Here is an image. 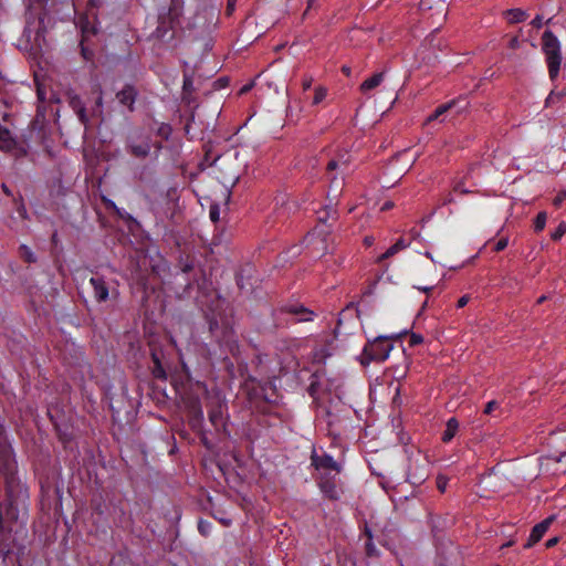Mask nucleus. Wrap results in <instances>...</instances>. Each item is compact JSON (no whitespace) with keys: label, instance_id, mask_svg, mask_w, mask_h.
Returning <instances> with one entry per match:
<instances>
[{"label":"nucleus","instance_id":"nucleus-31","mask_svg":"<svg viewBox=\"0 0 566 566\" xmlns=\"http://www.w3.org/2000/svg\"><path fill=\"white\" fill-rule=\"evenodd\" d=\"M209 418L212 424L216 427L221 422V413L219 411H211Z\"/></svg>","mask_w":566,"mask_h":566},{"label":"nucleus","instance_id":"nucleus-55","mask_svg":"<svg viewBox=\"0 0 566 566\" xmlns=\"http://www.w3.org/2000/svg\"><path fill=\"white\" fill-rule=\"evenodd\" d=\"M154 360L157 364V366L159 367V360H158V358L155 355H154Z\"/></svg>","mask_w":566,"mask_h":566},{"label":"nucleus","instance_id":"nucleus-14","mask_svg":"<svg viewBox=\"0 0 566 566\" xmlns=\"http://www.w3.org/2000/svg\"><path fill=\"white\" fill-rule=\"evenodd\" d=\"M408 245H409L408 242H406L403 239H399L395 244H392L389 249H387V251L385 253H382L378 258L377 262H382L384 260L394 256L396 253L406 249Z\"/></svg>","mask_w":566,"mask_h":566},{"label":"nucleus","instance_id":"nucleus-11","mask_svg":"<svg viewBox=\"0 0 566 566\" xmlns=\"http://www.w3.org/2000/svg\"><path fill=\"white\" fill-rule=\"evenodd\" d=\"M384 76H385V73L384 72H380V73H376L374 74L373 76H370L369 78L365 80L360 86H359V91L364 94V95H367L368 97H370L369 93L375 90L376 87H378L382 81H384Z\"/></svg>","mask_w":566,"mask_h":566},{"label":"nucleus","instance_id":"nucleus-9","mask_svg":"<svg viewBox=\"0 0 566 566\" xmlns=\"http://www.w3.org/2000/svg\"><path fill=\"white\" fill-rule=\"evenodd\" d=\"M137 95V90L133 85H125L123 90L117 92L116 98L122 105L126 106L129 112H133Z\"/></svg>","mask_w":566,"mask_h":566},{"label":"nucleus","instance_id":"nucleus-40","mask_svg":"<svg viewBox=\"0 0 566 566\" xmlns=\"http://www.w3.org/2000/svg\"><path fill=\"white\" fill-rule=\"evenodd\" d=\"M235 2H237V0H228V3H227V12H228V14H231L232 11L234 10Z\"/></svg>","mask_w":566,"mask_h":566},{"label":"nucleus","instance_id":"nucleus-49","mask_svg":"<svg viewBox=\"0 0 566 566\" xmlns=\"http://www.w3.org/2000/svg\"><path fill=\"white\" fill-rule=\"evenodd\" d=\"M343 72H344L345 74L349 75V74H350V69H349V67H347V66H343Z\"/></svg>","mask_w":566,"mask_h":566},{"label":"nucleus","instance_id":"nucleus-18","mask_svg":"<svg viewBox=\"0 0 566 566\" xmlns=\"http://www.w3.org/2000/svg\"><path fill=\"white\" fill-rule=\"evenodd\" d=\"M19 253L23 261H25L28 263L36 262V256L34 255V253L28 245H25V244L20 245Z\"/></svg>","mask_w":566,"mask_h":566},{"label":"nucleus","instance_id":"nucleus-17","mask_svg":"<svg viewBox=\"0 0 566 566\" xmlns=\"http://www.w3.org/2000/svg\"><path fill=\"white\" fill-rule=\"evenodd\" d=\"M453 105H454V102H449V103L440 105L439 107L436 108V111L430 116H428V118L426 119V123L428 124V123H431L437 119L441 120V116L444 115L448 111H450L453 107Z\"/></svg>","mask_w":566,"mask_h":566},{"label":"nucleus","instance_id":"nucleus-22","mask_svg":"<svg viewBox=\"0 0 566 566\" xmlns=\"http://www.w3.org/2000/svg\"><path fill=\"white\" fill-rule=\"evenodd\" d=\"M347 164H348L347 160H345L344 158L332 159L328 161L326 169H327V171H333L340 167H343V168L347 167Z\"/></svg>","mask_w":566,"mask_h":566},{"label":"nucleus","instance_id":"nucleus-39","mask_svg":"<svg viewBox=\"0 0 566 566\" xmlns=\"http://www.w3.org/2000/svg\"><path fill=\"white\" fill-rule=\"evenodd\" d=\"M469 301H470V297L468 295H463L458 300L457 306L459 308H462L468 304Z\"/></svg>","mask_w":566,"mask_h":566},{"label":"nucleus","instance_id":"nucleus-15","mask_svg":"<svg viewBox=\"0 0 566 566\" xmlns=\"http://www.w3.org/2000/svg\"><path fill=\"white\" fill-rule=\"evenodd\" d=\"M459 429V422L455 418H450L447 422L446 430L442 434V441L443 442H450L453 437L455 436L457 431Z\"/></svg>","mask_w":566,"mask_h":566},{"label":"nucleus","instance_id":"nucleus-42","mask_svg":"<svg viewBox=\"0 0 566 566\" xmlns=\"http://www.w3.org/2000/svg\"><path fill=\"white\" fill-rule=\"evenodd\" d=\"M0 566H6V552L3 548H0Z\"/></svg>","mask_w":566,"mask_h":566},{"label":"nucleus","instance_id":"nucleus-6","mask_svg":"<svg viewBox=\"0 0 566 566\" xmlns=\"http://www.w3.org/2000/svg\"><path fill=\"white\" fill-rule=\"evenodd\" d=\"M312 465L318 471H335L340 472V464L336 462L329 454H318L315 451L311 455Z\"/></svg>","mask_w":566,"mask_h":566},{"label":"nucleus","instance_id":"nucleus-30","mask_svg":"<svg viewBox=\"0 0 566 566\" xmlns=\"http://www.w3.org/2000/svg\"><path fill=\"white\" fill-rule=\"evenodd\" d=\"M565 199H566V190H563V191L558 192L557 196L553 199V205L558 208Z\"/></svg>","mask_w":566,"mask_h":566},{"label":"nucleus","instance_id":"nucleus-3","mask_svg":"<svg viewBox=\"0 0 566 566\" xmlns=\"http://www.w3.org/2000/svg\"><path fill=\"white\" fill-rule=\"evenodd\" d=\"M391 338H394V336H379L373 342L368 343L365 346L361 355V364H369L371 360L384 361L392 349V345L389 343V339Z\"/></svg>","mask_w":566,"mask_h":566},{"label":"nucleus","instance_id":"nucleus-2","mask_svg":"<svg viewBox=\"0 0 566 566\" xmlns=\"http://www.w3.org/2000/svg\"><path fill=\"white\" fill-rule=\"evenodd\" d=\"M542 49L546 56L549 77L554 81L559 72L562 53L559 41L551 30H546L542 35Z\"/></svg>","mask_w":566,"mask_h":566},{"label":"nucleus","instance_id":"nucleus-20","mask_svg":"<svg viewBox=\"0 0 566 566\" xmlns=\"http://www.w3.org/2000/svg\"><path fill=\"white\" fill-rule=\"evenodd\" d=\"M327 96V90L324 86L315 87L312 105L321 104Z\"/></svg>","mask_w":566,"mask_h":566},{"label":"nucleus","instance_id":"nucleus-36","mask_svg":"<svg viewBox=\"0 0 566 566\" xmlns=\"http://www.w3.org/2000/svg\"><path fill=\"white\" fill-rule=\"evenodd\" d=\"M531 24H532L534 28H536V29L542 28V25H543V18H542L541 15H536V17L532 20Z\"/></svg>","mask_w":566,"mask_h":566},{"label":"nucleus","instance_id":"nucleus-44","mask_svg":"<svg viewBox=\"0 0 566 566\" xmlns=\"http://www.w3.org/2000/svg\"><path fill=\"white\" fill-rule=\"evenodd\" d=\"M392 207H394L392 201H386L381 207V211H387V210L391 209Z\"/></svg>","mask_w":566,"mask_h":566},{"label":"nucleus","instance_id":"nucleus-23","mask_svg":"<svg viewBox=\"0 0 566 566\" xmlns=\"http://www.w3.org/2000/svg\"><path fill=\"white\" fill-rule=\"evenodd\" d=\"M546 219H547L546 212H539L537 214L535 222H534L535 231L539 232L545 228Z\"/></svg>","mask_w":566,"mask_h":566},{"label":"nucleus","instance_id":"nucleus-21","mask_svg":"<svg viewBox=\"0 0 566 566\" xmlns=\"http://www.w3.org/2000/svg\"><path fill=\"white\" fill-rule=\"evenodd\" d=\"M179 266H180V270L184 272V273H189L193 270L195 268V262L192 259H190L189 256H186V258H180L179 260Z\"/></svg>","mask_w":566,"mask_h":566},{"label":"nucleus","instance_id":"nucleus-28","mask_svg":"<svg viewBox=\"0 0 566 566\" xmlns=\"http://www.w3.org/2000/svg\"><path fill=\"white\" fill-rule=\"evenodd\" d=\"M448 485V479L443 475L437 476V488L440 492H444Z\"/></svg>","mask_w":566,"mask_h":566},{"label":"nucleus","instance_id":"nucleus-37","mask_svg":"<svg viewBox=\"0 0 566 566\" xmlns=\"http://www.w3.org/2000/svg\"><path fill=\"white\" fill-rule=\"evenodd\" d=\"M453 201H454V198H453L452 193H448L441 198L440 203H441V206H446V205L452 203Z\"/></svg>","mask_w":566,"mask_h":566},{"label":"nucleus","instance_id":"nucleus-24","mask_svg":"<svg viewBox=\"0 0 566 566\" xmlns=\"http://www.w3.org/2000/svg\"><path fill=\"white\" fill-rule=\"evenodd\" d=\"M566 233V223L560 222L558 227L552 232L551 238L555 241L559 240Z\"/></svg>","mask_w":566,"mask_h":566},{"label":"nucleus","instance_id":"nucleus-54","mask_svg":"<svg viewBox=\"0 0 566 566\" xmlns=\"http://www.w3.org/2000/svg\"><path fill=\"white\" fill-rule=\"evenodd\" d=\"M545 298H546L545 296H541V297L538 298V303L544 302V301H545Z\"/></svg>","mask_w":566,"mask_h":566},{"label":"nucleus","instance_id":"nucleus-41","mask_svg":"<svg viewBox=\"0 0 566 566\" xmlns=\"http://www.w3.org/2000/svg\"><path fill=\"white\" fill-rule=\"evenodd\" d=\"M453 190H454L455 192H460V193H462V195H465V193H469V192H470L468 189L463 188L460 184L455 185V186H454V188H453Z\"/></svg>","mask_w":566,"mask_h":566},{"label":"nucleus","instance_id":"nucleus-50","mask_svg":"<svg viewBox=\"0 0 566 566\" xmlns=\"http://www.w3.org/2000/svg\"><path fill=\"white\" fill-rule=\"evenodd\" d=\"M371 242H373V239H371V238H368V237H367V238H365V243H366L367 245H370V244H371Z\"/></svg>","mask_w":566,"mask_h":566},{"label":"nucleus","instance_id":"nucleus-32","mask_svg":"<svg viewBox=\"0 0 566 566\" xmlns=\"http://www.w3.org/2000/svg\"><path fill=\"white\" fill-rule=\"evenodd\" d=\"M507 244H509V240H507V238H502V239H500V240L496 242V244H495V247H494V250H495L496 252H500V251L504 250V249L507 247Z\"/></svg>","mask_w":566,"mask_h":566},{"label":"nucleus","instance_id":"nucleus-57","mask_svg":"<svg viewBox=\"0 0 566 566\" xmlns=\"http://www.w3.org/2000/svg\"><path fill=\"white\" fill-rule=\"evenodd\" d=\"M411 234L413 235V238H416L418 235V232L412 230Z\"/></svg>","mask_w":566,"mask_h":566},{"label":"nucleus","instance_id":"nucleus-10","mask_svg":"<svg viewBox=\"0 0 566 566\" xmlns=\"http://www.w3.org/2000/svg\"><path fill=\"white\" fill-rule=\"evenodd\" d=\"M318 486L329 500L336 501L339 499L342 491L333 479L321 476Z\"/></svg>","mask_w":566,"mask_h":566},{"label":"nucleus","instance_id":"nucleus-33","mask_svg":"<svg viewBox=\"0 0 566 566\" xmlns=\"http://www.w3.org/2000/svg\"><path fill=\"white\" fill-rule=\"evenodd\" d=\"M423 342V337L420 334L412 333L410 336V345L416 346Z\"/></svg>","mask_w":566,"mask_h":566},{"label":"nucleus","instance_id":"nucleus-46","mask_svg":"<svg viewBox=\"0 0 566 566\" xmlns=\"http://www.w3.org/2000/svg\"><path fill=\"white\" fill-rule=\"evenodd\" d=\"M103 105V94L102 91H99L98 97L96 99V107L99 108Z\"/></svg>","mask_w":566,"mask_h":566},{"label":"nucleus","instance_id":"nucleus-52","mask_svg":"<svg viewBox=\"0 0 566 566\" xmlns=\"http://www.w3.org/2000/svg\"><path fill=\"white\" fill-rule=\"evenodd\" d=\"M408 332L407 331H403L402 333L398 334L396 337L399 338L400 336L407 334Z\"/></svg>","mask_w":566,"mask_h":566},{"label":"nucleus","instance_id":"nucleus-13","mask_svg":"<svg viewBox=\"0 0 566 566\" xmlns=\"http://www.w3.org/2000/svg\"><path fill=\"white\" fill-rule=\"evenodd\" d=\"M130 155L137 158H146L150 153V144L149 142H144L139 144L130 143L127 147Z\"/></svg>","mask_w":566,"mask_h":566},{"label":"nucleus","instance_id":"nucleus-4","mask_svg":"<svg viewBox=\"0 0 566 566\" xmlns=\"http://www.w3.org/2000/svg\"><path fill=\"white\" fill-rule=\"evenodd\" d=\"M90 283L97 303L107 302L111 297L116 298L119 294L117 287L112 286L103 276H92Z\"/></svg>","mask_w":566,"mask_h":566},{"label":"nucleus","instance_id":"nucleus-48","mask_svg":"<svg viewBox=\"0 0 566 566\" xmlns=\"http://www.w3.org/2000/svg\"><path fill=\"white\" fill-rule=\"evenodd\" d=\"M514 543H515V542H514L513 539H511V541H509L507 543L503 544V545L501 546V548L510 547V546H512Z\"/></svg>","mask_w":566,"mask_h":566},{"label":"nucleus","instance_id":"nucleus-51","mask_svg":"<svg viewBox=\"0 0 566 566\" xmlns=\"http://www.w3.org/2000/svg\"><path fill=\"white\" fill-rule=\"evenodd\" d=\"M2 189L3 191L7 193V195H10V190L8 189V187L6 185H2Z\"/></svg>","mask_w":566,"mask_h":566},{"label":"nucleus","instance_id":"nucleus-1","mask_svg":"<svg viewBox=\"0 0 566 566\" xmlns=\"http://www.w3.org/2000/svg\"><path fill=\"white\" fill-rule=\"evenodd\" d=\"M17 462L10 446H0V474L4 479V500L0 503V533L9 534L27 514L28 490L15 476Z\"/></svg>","mask_w":566,"mask_h":566},{"label":"nucleus","instance_id":"nucleus-5","mask_svg":"<svg viewBox=\"0 0 566 566\" xmlns=\"http://www.w3.org/2000/svg\"><path fill=\"white\" fill-rule=\"evenodd\" d=\"M406 157L407 154H400L392 158L386 167L385 175H389L392 178H400L402 175H405L412 166V161Z\"/></svg>","mask_w":566,"mask_h":566},{"label":"nucleus","instance_id":"nucleus-19","mask_svg":"<svg viewBox=\"0 0 566 566\" xmlns=\"http://www.w3.org/2000/svg\"><path fill=\"white\" fill-rule=\"evenodd\" d=\"M564 96H566V87L560 91L553 90L547 96L545 104L546 106H551L557 102H559Z\"/></svg>","mask_w":566,"mask_h":566},{"label":"nucleus","instance_id":"nucleus-7","mask_svg":"<svg viewBox=\"0 0 566 566\" xmlns=\"http://www.w3.org/2000/svg\"><path fill=\"white\" fill-rule=\"evenodd\" d=\"M555 520V516L552 515V516H548L547 518H545L544 521H542L541 523L536 524L532 532H531V535L528 537V541L526 542V544L524 545L525 548H530L532 547L534 544H536L537 542L541 541V538L543 537V535L547 532L549 525L552 524V522Z\"/></svg>","mask_w":566,"mask_h":566},{"label":"nucleus","instance_id":"nucleus-8","mask_svg":"<svg viewBox=\"0 0 566 566\" xmlns=\"http://www.w3.org/2000/svg\"><path fill=\"white\" fill-rule=\"evenodd\" d=\"M67 102L69 105L72 107V109L76 113L80 122L87 127L90 124V118L86 113L85 105L81 97L76 94H69L67 95Z\"/></svg>","mask_w":566,"mask_h":566},{"label":"nucleus","instance_id":"nucleus-35","mask_svg":"<svg viewBox=\"0 0 566 566\" xmlns=\"http://www.w3.org/2000/svg\"><path fill=\"white\" fill-rule=\"evenodd\" d=\"M437 283H431L428 285H417L416 287L424 293L431 292L436 287Z\"/></svg>","mask_w":566,"mask_h":566},{"label":"nucleus","instance_id":"nucleus-16","mask_svg":"<svg viewBox=\"0 0 566 566\" xmlns=\"http://www.w3.org/2000/svg\"><path fill=\"white\" fill-rule=\"evenodd\" d=\"M504 14L510 23H518L527 18V13L522 9H509Z\"/></svg>","mask_w":566,"mask_h":566},{"label":"nucleus","instance_id":"nucleus-53","mask_svg":"<svg viewBox=\"0 0 566 566\" xmlns=\"http://www.w3.org/2000/svg\"><path fill=\"white\" fill-rule=\"evenodd\" d=\"M248 90H249V86H244V87H242L241 93H244V92H247Z\"/></svg>","mask_w":566,"mask_h":566},{"label":"nucleus","instance_id":"nucleus-26","mask_svg":"<svg viewBox=\"0 0 566 566\" xmlns=\"http://www.w3.org/2000/svg\"><path fill=\"white\" fill-rule=\"evenodd\" d=\"M209 216H210V219L213 222H218L219 221L220 209H219V206L217 203H213V205L210 206Z\"/></svg>","mask_w":566,"mask_h":566},{"label":"nucleus","instance_id":"nucleus-27","mask_svg":"<svg viewBox=\"0 0 566 566\" xmlns=\"http://www.w3.org/2000/svg\"><path fill=\"white\" fill-rule=\"evenodd\" d=\"M170 134H171V127L169 125H167V124H163L158 128V135L161 136L165 139H168Z\"/></svg>","mask_w":566,"mask_h":566},{"label":"nucleus","instance_id":"nucleus-38","mask_svg":"<svg viewBox=\"0 0 566 566\" xmlns=\"http://www.w3.org/2000/svg\"><path fill=\"white\" fill-rule=\"evenodd\" d=\"M312 83H313V77L312 76L304 77V80L302 82L303 90L304 91L308 90L312 86Z\"/></svg>","mask_w":566,"mask_h":566},{"label":"nucleus","instance_id":"nucleus-43","mask_svg":"<svg viewBox=\"0 0 566 566\" xmlns=\"http://www.w3.org/2000/svg\"><path fill=\"white\" fill-rule=\"evenodd\" d=\"M520 45V42H518V39L517 38H513L511 41H510V48L511 49H517Z\"/></svg>","mask_w":566,"mask_h":566},{"label":"nucleus","instance_id":"nucleus-56","mask_svg":"<svg viewBox=\"0 0 566 566\" xmlns=\"http://www.w3.org/2000/svg\"><path fill=\"white\" fill-rule=\"evenodd\" d=\"M315 0H308V8H311L313 6Z\"/></svg>","mask_w":566,"mask_h":566},{"label":"nucleus","instance_id":"nucleus-47","mask_svg":"<svg viewBox=\"0 0 566 566\" xmlns=\"http://www.w3.org/2000/svg\"><path fill=\"white\" fill-rule=\"evenodd\" d=\"M366 548H367V553L369 555L374 554L375 547H374V545L370 542L367 543Z\"/></svg>","mask_w":566,"mask_h":566},{"label":"nucleus","instance_id":"nucleus-58","mask_svg":"<svg viewBox=\"0 0 566 566\" xmlns=\"http://www.w3.org/2000/svg\"><path fill=\"white\" fill-rule=\"evenodd\" d=\"M157 376H161L164 375V370L160 369V371H158V374H156Z\"/></svg>","mask_w":566,"mask_h":566},{"label":"nucleus","instance_id":"nucleus-59","mask_svg":"<svg viewBox=\"0 0 566 566\" xmlns=\"http://www.w3.org/2000/svg\"><path fill=\"white\" fill-rule=\"evenodd\" d=\"M426 255H427L428 258L432 259V256H431V253H430V252H427V253H426Z\"/></svg>","mask_w":566,"mask_h":566},{"label":"nucleus","instance_id":"nucleus-29","mask_svg":"<svg viewBox=\"0 0 566 566\" xmlns=\"http://www.w3.org/2000/svg\"><path fill=\"white\" fill-rule=\"evenodd\" d=\"M81 54L86 61H91L94 55L92 50H88L86 46H84L83 41L81 42Z\"/></svg>","mask_w":566,"mask_h":566},{"label":"nucleus","instance_id":"nucleus-12","mask_svg":"<svg viewBox=\"0 0 566 566\" xmlns=\"http://www.w3.org/2000/svg\"><path fill=\"white\" fill-rule=\"evenodd\" d=\"M17 142L11 135L10 130L0 126V150L11 151L15 148Z\"/></svg>","mask_w":566,"mask_h":566},{"label":"nucleus","instance_id":"nucleus-34","mask_svg":"<svg viewBox=\"0 0 566 566\" xmlns=\"http://www.w3.org/2000/svg\"><path fill=\"white\" fill-rule=\"evenodd\" d=\"M497 402L495 400L489 401L484 408V413L490 415L493 410L497 408Z\"/></svg>","mask_w":566,"mask_h":566},{"label":"nucleus","instance_id":"nucleus-45","mask_svg":"<svg viewBox=\"0 0 566 566\" xmlns=\"http://www.w3.org/2000/svg\"><path fill=\"white\" fill-rule=\"evenodd\" d=\"M557 542H558V538H557V537H553V538H551V539H548V541L546 542V546H547V547H553L554 545H556V544H557Z\"/></svg>","mask_w":566,"mask_h":566},{"label":"nucleus","instance_id":"nucleus-25","mask_svg":"<svg viewBox=\"0 0 566 566\" xmlns=\"http://www.w3.org/2000/svg\"><path fill=\"white\" fill-rule=\"evenodd\" d=\"M328 356H329V353L325 348H319L314 352L313 359L317 363H322Z\"/></svg>","mask_w":566,"mask_h":566}]
</instances>
